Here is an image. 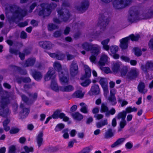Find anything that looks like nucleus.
Listing matches in <instances>:
<instances>
[{
  "label": "nucleus",
  "instance_id": "1",
  "mask_svg": "<svg viewBox=\"0 0 153 153\" xmlns=\"http://www.w3.org/2000/svg\"><path fill=\"white\" fill-rule=\"evenodd\" d=\"M77 47L79 49L82 48L87 51H91V53L94 54L97 56L101 52V48L97 44H92L85 42L79 43L77 45Z\"/></svg>",
  "mask_w": 153,
  "mask_h": 153
},
{
  "label": "nucleus",
  "instance_id": "2",
  "mask_svg": "<svg viewBox=\"0 0 153 153\" xmlns=\"http://www.w3.org/2000/svg\"><path fill=\"white\" fill-rule=\"evenodd\" d=\"M153 17V6L147 9L143 13V15H138L135 13L130 15L129 17L130 21L136 22L138 20L146 19Z\"/></svg>",
  "mask_w": 153,
  "mask_h": 153
},
{
  "label": "nucleus",
  "instance_id": "3",
  "mask_svg": "<svg viewBox=\"0 0 153 153\" xmlns=\"http://www.w3.org/2000/svg\"><path fill=\"white\" fill-rule=\"evenodd\" d=\"M84 68L85 71V75L81 78V81H80V84L83 87H87L91 83V81L87 78L90 77L91 75V70L89 67L87 65H84Z\"/></svg>",
  "mask_w": 153,
  "mask_h": 153
},
{
  "label": "nucleus",
  "instance_id": "4",
  "mask_svg": "<svg viewBox=\"0 0 153 153\" xmlns=\"http://www.w3.org/2000/svg\"><path fill=\"white\" fill-rule=\"evenodd\" d=\"M8 99L7 98L3 99L1 101L0 107V115L3 117L9 115L10 112L8 109L6 107L8 102Z\"/></svg>",
  "mask_w": 153,
  "mask_h": 153
},
{
  "label": "nucleus",
  "instance_id": "5",
  "mask_svg": "<svg viewBox=\"0 0 153 153\" xmlns=\"http://www.w3.org/2000/svg\"><path fill=\"white\" fill-rule=\"evenodd\" d=\"M131 1V0H114L113 2V5L116 9H122L129 4Z\"/></svg>",
  "mask_w": 153,
  "mask_h": 153
},
{
  "label": "nucleus",
  "instance_id": "6",
  "mask_svg": "<svg viewBox=\"0 0 153 153\" xmlns=\"http://www.w3.org/2000/svg\"><path fill=\"white\" fill-rule=\"evenodd\" d=\"M42 10L39 12V14L40 15H44V16H48L51 12V9H50V6H48L47 4H42L40 6Z\"/></svg>",
  "mask_w": 153,
  "mask_h": 153
},
{
  "label": "nucleus",
  "instance_id": "7",
  "mask_svg": "<svg viewBox=\"0 0 153 153\" xmlns=\"http://www.w3.org/2000/svg\"><path fill=\"white\" fill-rule=\"evenodd\" d=\"M59 75L60 81L62 84L68 82V73L67 71L62 70V72H59Z\"/></svg>",
  "mask_w": 153,
  "mask_h": 153
},
{
  "label": "nucleus",
  "instance_id": "8",
  "mask_svg": "<svg viewBox=\"0 0 153 153\" xmlns=\"http://www.w3.org/2000/svg\"><path fill=\"white\" fill-rule=\"evenodd\" d=\"M109 59L107 55L102 53L101 55L100 60L98 63V65L99 66H104L109 62Z\"/></svg>",
  "mask_w": 153,
  "mask_h": 153
},
{
  "label": "nucleus",
  "instance_id": "9",
  "mask_svg": "<svg viewBox=\"0 0 153 153\" xmlns=\"http://www.w3.org/2000/svg\"><path fill=\"white\" fill-rule=\"evenodd\" d=\"M120 76L127 80L132 79L131 75L129 72H128V69L126 68H124L120 71Z\"/></svg>",
  "mask_w": 153,
  "mask_h": 153
},
{
  "label": "nucleus",
  "instance_id": "10",
  "mask_svg": "<svg viewBox=\"0 0 153 153\" xmlns=\"http://www.w3.org/2000/svg\"><path fill=\"white\" fill-rule=\"evenodd\" d=\"M10 11L12 12H15L16 14H18V16L19 15H21L23 17L25 16L26 14V11L21 10L18 7L16 6H13L11 7Z\"/></svg>",
  "mask_w": 153,
  "mask_h": 153
},
{
  "label": "nucleus",
  "instance_id": "11",
  "mask_svg": "<svg viewBox=\"0 0 153 153\" xmlns=\"http://www.w3.org/2000/svg\"><path fill=\"white\" fill-rule=\"evenodd\" d=\"M55 70L53 68H50L45 77V81H48L51 79L54 78L55 77Z\"/></svg>",
  "mask_w": 153,
  "mask_h": 153
},
{
  "label": "nucleus",
  "instance_id": "12",
  "mask_svg": "<svg viewBox=\"0 0 153 153\" xmlns=\"http://www.w3.org/2000/svg\"><path fill=\"white\" fill-rule=\"evenodd\" d=\"M129 40V37H127L120 40V46L122 49H126L127 48L128 43Z\"/></svg>",
  "mask_w": 153,
  "mask_h": 153
},
{
  "label": "nucleus",
  "instance_id": "13",
  "mask_svg": "<svg viewBox=\"0 0 153 153\" xmlns=\"http://www.w3.org/2000/svg\"><path fill=\"white\" fill-rule=\"evenodd\" d=\"M59 10L58 11V15L59 16V19H63V21H67L68 19L67 18L69 17V15L68 13L66 14L63 13L65 12V13H66L67 10Z\"/></svg>",
  "mask_w": 153,
  "mask_h": 153
},
{
  "label": "nucleus",
  "instance_id": "14",
  "mask_svg": "<svg viewBox=\"0 0 153 153\" xmlns=\"http://www.w3.org/2000/svg\"><path fill=\"white\" fill-rule=\"evenodd\" d=\"M78 67L77 64L73 62L71 66L70 73L71 75L74 76L77 74L78 73Z\"/></svg>",
  "mask_w": 153,
  "mask_h": 153
},
{
  "label": "nucleus",
  "instance_id": "15",
  "mask_svg": "<svg viewBox=\"0 0 153 153\" xmlns=\"http://www.w3.org/2000/svg\"><path fill=\"white\" fill-rule=\"evenodd\" d=\"M125 139L124 138H119L111 145L112 148H114L122 144L125 141Z\"/></svg>",
  "mask_w": 153,
  "mask_h": 153
},
{
  "label": "nucleus",
  "instance_id": "16",
  "mask_svg": "<svg viewBox=\"0 0 153 153\" xmlns=\"http://www.w3.org/2000/svg\"><path fill=\"white\" fill-rule=\"evenodd\" d=\"M39 45L43 48L50 49L53 46L51 43L49 42H40L39 43Z\"/></svg>",
  "mask_w": 153,
  "mask_h": 153
},
{
  "label": "nucleus",
  "instance_id": "17",
  "mask_svg": "<svg viewBox=\"0 0 153 153\" xmlns=\"http://www.w3.org/2000/svg\"><path fill=\"white\" fill-rule=\"evenodd\" d=\"M43 132L41 131L39 132L36 137V140L38 147H39L42 145L43 140Z\"/></svg>",
  "mask_w": 153,
  "mask_h": 153
},
{
  "label": "nucleus",
  "instance_id": "18",
  "mask_svg": "<svg viewBox=\"0 0 153 153\" xmlns=\"http://www.w3.org/2000/svg\"><path fill=\"white\" fill-rule=\"evenodd\" d=\"M121 65V63L120 62H113L112 66V70L113 72L117 73L119 70Z\"/></svg>",
  "mask_w": 153,
  "mask_h": 153
},
{
  "label": "nucleus",
  "instance_id": "19",
  "mask_svg": "<svg viewBox=\"0 0 153 153\" xmlns=\"http://www.w3.org/2000/svg\"><path fill=\"white\" fill-rule=\"evenodd\" d=\"M90 91L93 95L98 94L100 92V89L98 85H93L91 88Z\"/></svg>",
  "mask_w": 153,
  "mask_h": 153
},
{
  "label": "nucleus",
  "instance_id": "20",
  "mask_svg": "<svg viewBox=\"0 0 153 153\" xmlns=\"http://www.w3.org/2000/svg\"><path fill=\"white\" fill-rule=\"evenodd\" d=\"M153 67V64L151 62H147L145 65H142L141 68L144 72H146Z\"/></svg>",
  "mask_w": 153,
  "mask_h": 153
},
{
  "label": "nucleus",
  "instance_id": "21",
  "mask_svg": "<svg viewBox=\"0 0 153 153\" xmlns=\"http://www.w3.org/2000/svg\"><path fill=\"white\" fill-rule=\"evenodd\" d=\"M114 135V133L111 129H109L105 131L104 134V138L108 139L111 138Z\"/></svg>",
  "mask_w": 153,
  "mask_h": 153
},
{
  "label": "nucleus",
  "instance_id": "22",
  "mask_svg": "<svg viewBox=\"0 0 153 153\" xmlns=\"http://www.w3.org/2000/svg\"><path fill=\"white\" fill-rule=\"evenodd\" d=\"M60 87H58L56 82L54 80L52 82L51 88L53 90L56 91H60Z\"/></svg>",
  "mask_w": 153,
  "mask_h": 153
},
{
  "label": "nucleus",
  "instance_id": "23",
  "mask_svg": "<svg viewBox=\"0 0 153 153\" xmlns=\"http://www.w3.org/2000/svg\"><path fill=\"white\" fill-rule=\"evenodd\" d=\"M109 41V39L108 38L103 40L101 42L103 45V48L106 51H108L109 49V46L107 45Z\"/></svg>",
  "mask_w": 153,
  "mask_h": 153
},
{
  "label": "nucleus",
  "instance_id": "24",
  "mask_svg": "<svg viewBox=\"0 0 153 153\" xmlns=\"http://www.w3.org/2000/svg\"><path fill=\"white\" fill-rule=\"evenodd\" d=\"M145 87L144 84L142 82H140L138 86L139 91L141 93L144 94L146 93L147 91V89H145Z\"/></svg>",
  "mask_w": 153,
  "mask_h": 153
},
{
  "label": "nucleus",
  "instance_id": "25",
  "mask_svg": "<svg viewBox=\"0 0 153 153\" xmlns=\"http://www.w3.org/2000/svg\"><path fill=\"white\" fill-rule=\"evenodd\" d=\"M73 87L71 85L61 87L60 88V91L64 92H69L73 90Z\"/></svg>",
  "mask_w": 153,
  "mask_h": 153
},
{
  "label": "nucleus",
  "instance_id": "26",
  "mask_svg": "<svg viewBox=\"0 0 153 153\" xmlns=\"http://www.w3.org/2000/svg\"><path fill=\"white\" fill-rule=\"evenodd\" d=\"M126 115V113L125 111L119 113L116 117V118L118 120L121 119L122 120H125V118Z\"/></svg>",
  "mask_w": 153,
  "mask_h": 153
},
{
  "label": "nucleus",
  "instance_id": "27",
  "mask_svg": "<svg viewBox=\"0 0 153 153\" xmlns=\"http://www.w3.org/2000/svg\"><path fill=\"white\" fill-rule=\"evenodd\" d=\"M72 116L75 120L80 121L83 118V116L78 112H76L72 114Z\"/></svg>",
  "mask_w": 153,
  "mask_h": 153
},
{
  "label": "nucleus",
  "instance_id": "28",
  "mask_svg": "<svg viewBox=\"0 0 153 153\" xmlns=\"http://www.w3.org/2000/svg\"><path fill=\"white\" fill-rule=\"evenodd\" d=\"M79 105L81 107V108L80 109V111L84 113H87L88 112V110L87 109V106L84 102L80 103Z\"/></svg>",
  "mask_w": 153,
  "mask_h": 153
},
{
  "label": "nucleus",
  "instance_id": "29",
  "mask_svg": "<svg viewBox=\"0 0 153 153\" xmlns=\"http://www.w3.org/2000/svg\"><path fill=\"white\" fill-rule=\"evenodd\" d=\"M99 83L102 88L108 87V82L105 79L100 78L99 81Z\"/></svg>",
  "mask_w": 153,
  "mask_h": 153
},
{
  "label": "nucleus",
  "instance_id": "30",
  "mask_svg": "<svg viewBox=\"0 0 153 153\" xmlns=\"http://www.w3.org/2000/svg\"><path fill=\"white\" fill-rule=\"evenodd\" d=\"M108 124L107 119H105L101 122H98L96 123V126L97 128H101L103 126L107 125Z\"/></svg>",
  "mask_w": 153,
  "mask_h": 153
},
{
  "label": "nucleus",
  "instance_id": "31",
  "mask_svg": "<svg viewBox=\"0 0 153 153\" xmlns=\"http://www.w3.org/2000/svg\"><path fill=\"white\" fill-rule=\"evenodd\" d=\"M84 94V92H82L81 91L79 90L74 93L73 95L75 97L82 98L83 97Z\"/></svg>",
  "mask_w": 153,
  "mask_h": 153
},
{
  "label": "nucleus",
  "instance_id": "32",
  "mask_svg": "<svg viewBox=\"0 0 153 153\" xmlns=\"http://www.w3.org/2000/svg\"><path fill=\"white\" fill-rule=\"evenodd\" d=\"M107 99L112 105H115L117 103L115 95H110L107 98Z\"/></svg>",
  "mask_w": 153,
  "mask_h": 153
},
{
  "label": "nucleus",
  "instance_id": "33",
  "mask_svg": "<svg viewBox=\"0 0 153 153\" xmlns=\"http://www.w3.org/2000/svg\"><path fill=\"white\" fill-rule=\"evenodd\" d=\"M29 110L27 108H24L22 112H21L20 114V115L21 118L24 119L27 116L28 113H29Z\"/></svg>",
  "mask_w": 153,
  "mask_h": 153
},
{
  "label": "nucleus",
  "instance_id": "34",
  "mask_svg": "<svg viewBox=\"0 0 153 153\" xmlns=\"http://www.w3.org/2000/svg\"><path fill=\"white\" fill-rule=\"evenodd\" d=\"M35 59H29L26 62L24 65V67H26L32 65L35 63Z\"/></svg>",
  "mask_w": 153,
  "mask_h": 153
},
{
  "label": "nucleus",
  "instance_id": "35",
  "mask_svg": "<svg viewBox=\"0 0 153 153\" xmlns=\"http://www.w3.org/2000/svg\"><path fill=\"white\" fill-rule=\"evenodd\" d=\"M53 66L54 69L58 71L59 73V72H62L63 70H62L61 65L58 62H55L53 64Z\"/></svg>",
  "mask_w": 153,
  "mask_h": 153
},
{
  "label": "nucleus",
  "instance_id": "36",
  "mask_svg": "<svg viewBox=\"0 0 153 153\" xmlns=\"http://www.w3.org/2000/svg\"><path fill=\"white\" fill-rule=\"evenodd\" d=\"M127 123L125 120H121L120 123V127L118 129V132H120L122 131V129L126 125Z\"/></svg>",
  "mask_w": 153,
  "mask_h": 153
},
{
  "label": "nucleus",
  "instance_id": "37",
  "mask_svg": "<svg viewBox=\"0 0 153 153\" xmlns=\"http://www.w3.org/2000/svg\"><path fill=\"white\" fill-rule=\"evenodd\" d=\"M131 75L132 79L134 77H136L138 74V71L136 68L131 69L129 72Z\"/></svg>",
  "mask_w": 153,
  "mask_h": 153
},
{
  "label": "nucleus",
  "instance_id": "38",
  "mask_svg": "<svg viewBox=\"0 0 153 153\" xmlns=\"http://www.w3.org/2000/svg\"><path fill=\"white\" fill-rule=\"evenodd\" d=\"M33 76L35 79L36 80H40L42 76L41 73L39 72H35L33 74Z\"/></svg>",
  "mask_w": 153,
  "mask_h": 153
},
{
  "label": "nucleus",
  "instance_id": "39",
  "mask_svg": "<svg viewBox=\"0 0 153 153\" xmlns=\"http://www.w3.org/2000/svg\"><path fill=\"white\" fill-rule=\"evenodd\" d=\"M137 110V108L135 107L132 108L131 107H128L126 109L125 111L126 113H129L132 112H136Z\"/></svg>",
  "mask_w": 153,
  "mask_h": 153
},
{
  "label": "nucleus",
  "instance_id": "40",
  "mask_svg": "<svg viewBox=\"0 0 153 153\" xmlns=\"http://www.w3.org/2000/svg\"><path fill=\"white\" fill-rule=\"evenodd\" d=\"M109 49L111 54H114L118 51V47L116 45L112 46L109 47Z\"/></svg>",
  "mask_w": 153,
  "mask_h": 153
},
{
  "label": "nucleus",
  "instance_id": "41",
  "mask_svg": "<svg viewBox=\"0 0 153 153\" xmlns=\"http://www.w3.org/2000/svg\"><path fill=\"white\" fill-rule=\"evenodd\" d=\"M108 111V107L104 103H102L101 106L100 111L101 112L107 113Z\"/></svg>",
  "mask_w": 153,
  "mask_h": 153
},
{
  "label": "nucleus",
  "instance_id": "42",
  "mask_svg": "<svg viewBox=\"0 0 153 153\" xmlns=\"http://www.w3.org/2000/svg\"><path fill=\"white\" fill-rule=\"evenodd\" d=\"M128 37H129V39H131L132 41H136L139 38L140 36L138 34H137L135 35L134 34H131Z\"/></svg>",
  "mask_w": 153,
  "mask_h": 153
},
{
  "label": "nucleus",
  "instance_id": "43",
  "mask_svg": "<svg viewBox=\"0 0 153 153\" xmlns=\"http://www.w3.org/2000/svg\"><path fill=\"white\" fill-rule=\"evenodd\" d=\"M45 151L46 152L52 153L56 151L55 149L53 147H48L45 149Z\"/></svg>",
  "mask_w": 153,
  "mask_h": 153
},
{
  "label": "nucleus",
  "instance_id": "44",
  "mask_svg": "<svg viewBox=\"0 0 153 153\" xmlns=\"http://www.w3.org/2000/svg\"><path fill=\"white\" fill-rule=\"evenodd\" d=\"M65 127L64 124L62 123H59L56 126L55 128V131H59L63 129Z\"/></svg>",
  "mask_w": 153,
  "mask_h": 153
},
{
  "label": "nucleus",
  "instance_id": "45",
  "mask_svg": "<svg viewBox=\"0 0 153 153\" xmlns=\"http://www.w3.org/2000/svg\"><path fill=\"white\" fill-rule=\"evenodd\" d=\"M16 150V146L14 145H11L9 148L8 153H15Z\"/></svg>",
  "mask_w": 153,
  "mask_h": 153
},
{
  "label": "nucleus",
  "instance_id": "46",
  "mask_svg": "<svg viewBox=\"0 0 153 153\" xmlns=\"http://www.w3.org/2000/svg\"><path fill=\"white\" fill-rule=\"evenodd\" d=\"M89 5V3L88 1H86L85 2L82 3L81 8L80 10H85L88 7Z\"/></svg>",
  "mask_w": 153,
  "mask_h": 153
},
{
  "label": "nucleus",
  "instance_id": "47",
  "mask_svg": "<svg viewBox=\"0 0 153 153\" xmlns=\"http://www.w3.org/2000/svg\"><path fill=\"white\" fill-rule=\"evenodd\" d=\"M25 151L27 153L30 152H32L33 151V148L32 147H29L27 146H25L23 147Z\"/></svg>",
  "mask_w": 153,
  "mask_h": 153
},
{
  "label": "nucleus",
  "instance_id": "48",
  "mask_svg": "<svg viewBox=\"0 0 153 153\" xmlns=\"http://www.w3.org/2000/svg\"><path fill=\"white\" fill-rule=\"evenodd\" d=\"M134 50L135 54L137 56H140L142 54L141 50L138 48H135Z\"/></svg>",
  "mask_w": 153,
  "mask_h": 153
},
{
  "label": "nucleus",
  "instance_id": "49",
  "mask_svg": "<svg viewBox=\"0 0 153 153\" xmlns=\"http://www.w3.org/2000/svg\"><path fill=\"white\" fill-rule=\"evenodd\" d=\"M68 131V129H65L63 131V132L64 133L63 136L65 139H68L69 138Z\"/></svg>",
  "mask_w": 153,
  "mask_h": 153
},
{
  "label": "nucleus",
  "instance_id": "50",
  "mask_svg": "<svg viewBox=\"0 0 153 153\" xmlns=\"http://www.w3.org/2000/svg\"><path fill=\"white\" fill-rule=\"evenodd\" d=\"M115 112L116 111L115 109L112 108L109 111H108V112L105 113V115L106 116H108L110 114L111 115L114 114L115 113Z\"/></svg>",
  "mask_w": 153,
  "mask_h": 153
},
{
  "label": "nucleus",
  "instance_id": "51",
  "mask_svg": "<svg viewBox=\"0 0 153 153\" xmlns=\"http://www.w3.org/2000/svg\"><path fill=\"white\" fill-rule=\"evenodd\" d=\"M100 68L105 73L108 74L111 72L110 69L108 67H100Z\"/></svg>",
  "mask_w": 153,
  "mask_h": 153
},
{
  "label": "nucleus",
  "instance_id": "52",
  "mask_svg": "<svg viewBox=\"0 0 153 153\" xmlns=\"http://www.w3.org/2000/svg\"><path fill=\"white\" fill-rule=\"evenodd\" d=\"M59 117L61 118H62L64 121H68L69 120L68 117L66 116L63 113L59 114Z\"/></svg>",
  "mask_w": 153,
  "mask_h": 153
},
{
  "label": "nucleus",
  "instance_id": "53",
  "mask_svg": "<svg viewBox=\"0 0 153 153\" xmlns=\"http://www.w3.org/2000/svg\"><path fill=\"white\" fill-rule=\"evenodd\" d=\"M59 111L56 110L52 115L51 117L54 119H56L59 116Z\"/></svg>",
  "mask_w": 153,
  "mask_h": 153
},
{
  "label": "nucleus",
  "instance_id": "54",
  "mask_svg": "<svg viewBox=\"0 0 153 153\" xmlns=\"http://www.w3.org/2000/svg\"><path fill=\"white\" fill-rule=\"evenodd\" d=\"M94 117L96 120H99L102 119L103 117L104 116L101 114H95Z\"/></svg>",
  "mask_w": 153,
  "mask_h": 153
},
{
  "label": "nucleus",
  "instance_id": "55",
  "mask_svg": "<svg viewBox=\"0 0 153 153\" xmlns=\"http://www.w3.org/2000/svg\"><path fill=\"white\" fill-rule=\"evenodd\" d=\"M37 97V94L36 93L32 94L30 95V100L33 101L35 100Z\"/></svg>",
  "mask_w": 153,
  "mask_h": 153
},
{
  "label": "nucleus",
  "instance_id": "56",
  "mask_svg": "<svg viewBox=\"0 0 153 153\" xmlns=\"http://www.w3.org/2000/svg\"><path fill=\"white\" fill-rule=\"evenodd\" d=\"M19 131V129L18 128H13L10 131V134H14L18 132Z\"/></svg>",
  "mask_w": 153,
  "mask_h": 153
},
{
  "label": "nucleus",
  "instance_id": "57",
  "mask_svg": "<svg viewBox=\"0 0 153 153\" xmlns=\"http://www.w3.org/2000/svg\"><path fill=\"white\" fill-rule=\"evenodd\" d=\"M103 89L104 91V95L105 98H107L108 93V88H103Z\"/></svg>",
  "mask_w": 153,
  "mask_h": 153
},
{
  "label": "nucleus",
  "instance_id": "58",
  "mask_svg": "<svg viewBox=\"0 0 153 153\" xmlns=\"http://www.w3.org/2000/svg\"><path fill=\"white\" fill-rule=\"evenodd\" d=\"M56 27V26L55 25L51 24L48 25V29L50 30H52L53 29H55Z\"/></svg>",
  "mask_w": 153,
  "mask_h": 153
},
{
  "label": "nucleus",
  "instance_id": "59",
  "mask_svg": "<svg viewBox=\"0 0 153 153\" xmlns=\"http://www.w3.org/2000/svg\"><path fill=\"white\" fill-rule=\"evenodd\" d=\"M65 57V56L64 54L62 53H59V54H57L56 59L61 60L63 59Z\"/></svg>",
  "mask_w": 153,
  "mask_h": 153
},
{
  "label": "nucleus",
  "instance_id": "60",
  "mask_svg": "<svg viewBox=\"0 0 153 153\" xmlns=\"http://www.w3.org/2000/svg\"><path fill=\"white\" fill-rule=\"evenodd\" d=\"M91 150V148L90 147H86L82 149L84 153H89Z\"/></svg>",
  "mask_w": 153,
  "mask_h": 153
},
{
  "label": "nucleus",
  "instance_id": "61",
  "mask_svg": "<svg viewBox=\"0 0 153 153\" xmlns=\"http://www.w3.org/2000/svg\"><path fill=\"white\" fill-rule=\"evenodd\" d=\"M100 108L99 107H95L92 109V112L94 114H96L98 113L99 111Z\"/></svg>",
  "mask_w": 153,
  "mask_h": 153
},
{
  "label": "nucleus",
  "instance_id": "62",
  "mask_svg": "<svg viewBox=\"0 0 153 153\" xmlns=\"http://www.w3.org/2000/svg\"><path fill=\"white\" fill-rule=\"evenodd\" d=\"M125 146L127 149H131L133 146L132 144L130 142H128L126 143Z\"/></svg>",
  "mask_w": 153,
  "mask_h": 153
},
{
  "label": "nucleus",
  "instance_id": "63",
  "mask_svg": "<svg viewBox=\"0 0 153 153\" xmlns=\"http://www.w3.org/2000/svg\"><path fill=\"white\" fill-rule=\"evenodd\" d=\"M92 54H94V55H95V56L92 55L90 58V59L91 62H94L96 59V56H97L94 54L92 53Z\"/></svg>",
  "mask_w": 153,
  "mask_h": 153
},
{
  "label": "nucleus",
  "instance_id": "64",
  "mask_svg": "<svg viewBox=\"0 0 153 153\" xmlns=\"http://www.w3.org/2000/svg\"><path fill=\"white\" fill-rule=\"evenodd\" d=\"M149 47L153 50V39L150 40L149 44Z\"/></svg>",
  "mask_w": 153,
  "mask_h": 153
}]
</instances>
